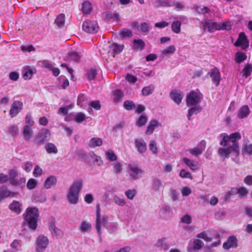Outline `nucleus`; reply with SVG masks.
Returning a JSON list of instances; mask_svg holds the SVG:
<instances>
[{
    "mask_svg": "<svg viewBox=\"0 0 252 252\" xmlns=\"http://www.w3.org/2000/svg\"><path fill=\"white\" fill-rule=\"evenodd\" d=\"M223 135V138L221 141L220 142V145L221 146L225 147L227 145V143L228 142H231L232 143L231 145H229L231 147V148L234 151V152L235 153L236 155L238 156L239 154V144L237 142L238 140L241 139V134L237 132L231 133L229 136L227 135L226 133L222 134L221 135Z\"/></svg>",
    "mask_w": 252,
    "mask_h": 252,
    "instance_id": "f257e3e1",
    "label": "nucleus"
},
{
    "mask_svg": "<svg viewBox=\"0 0 252 252\" xmlns=\"http://www.w3.org/2000/svg\"><path fill=\"white\" fill-rule=\"evenodd\" d=\"M24 219L29 227L32 230H35L37 225V220L39 217V211L35 208H28L26 210Z\"/></svg>",
    "mask_w": 252,
    "mask_h": 252,
    "instance_id": "f03ea898",
    "label": "nucleus"
},
{
    "mask_svg": "<svg viewBox=\"0 0 252 252\" xmlns=\"http://www.w3.org/2000/svg\"><path fill=\"white\" fill-rule=\"evenodd\" d=\"M83 186V180L76 181L70 187L67 194V198L69 203L76 204L78 201L79 193Z\"/></svg>",
    "mask_w": 252,
    "mask_h": 252,
    "instance_id": "7ed1b4c3",
    "label": "nucleus"
},
{
    "mask_svg": "<svg viewBox=\"0 0 252 252\" xmlns=\"http://www.w3.org/2000/svg\"><path fill=\"white\" fill-rule=\"evenodd\" d=\"M202 95L199 90L191 91L187 96L186 102L188 106H195L200 102Z\"/></svg>",
    "mask_w": 252,
    "mask_h": 252,
    "instance_id": "20e7f679",
    "label": "nucleus"
},
{
    "mask_svg": "<svg viewBox=\"0 0 252 252\" xmlns=\"http://www.w3.org/2000/svg\"><path fill=\"white\" fill-rule=\"evenodd\" d=\"M50 136L49 130L46 128H42L35 136L33 143L38 146H40L49 140Z\"/></svg>",
    "mask_w": 252,
    "mask_h": 252,
    "instance_id": "39448f33",
    "label": "nucleus"
},
{
    "mask_svg": "<svg viewBox=\"0 0 252 252\" xmlns=\"http://www.w3.org/2000/svg\"><path fill=\"white\" fill-rule=\"evenodd\" d=\"M82 28L85 32L93 34L98 32L99 26L96 21L87 20L83 22Z\"/></svg>",
    "mask_w": 252,
    "mask_h": 252,
    "instance_id": "423d86ee",
    "label": "nucleus"
},
{
    "mask_svg": "<svg viewBox=\"0 0 252 252\" xmlns=\"http://www.w3.org/2000/svg\"><path fill=\"white\" fill-rule=\"evenodd\" d=\"M108 216H104L100 218V208L99 205L96 207L95 228L99 235L101 233V226L105 225L107 222Z\"/></svg>",
    "mask_w": 252,
    "mask_h": 252,
    "instance_id": "0eeeda50",
    "label": "nucleus"
},
{
    "mask_svg": "<svg viewBox=\"0 0 252 252\" xmlns=\"http://www.w3.org/2000/svg\"><path fill=\"white\" fill-rule=\"evenodd\" d=\"M234 45L236 47H241L243 50H245L249 47V41L244 32H241L239 33L238 38Z\"/></svg>",
    "mask_w": 252,
    "mask_h": 252,
    "instance_id": "6e6552de",
    "label": "nucleus"
},
{
    "mask_svg": "<svg viewBox=\"0 0 252 252\" xmlns=\"http://www.w3.org/2000/svg\"><path fill=\"white\" fill-rule=\"evenodd\" d=\"M23 103L21 101L16 100L12 103L9 111V115L12 117H16L22 110Z\"/></svg>",
    "mask_w": 252,
    "mask_h": 252,
    "instance_id": "1a4fd4ad",
    "label": "nucleus"
},
{
    "mask_svg": "<svg viewBox=\"0 0 252 252\" xmlns=\"http://www.w3.org/2000/svg\"><path fill=\"white\" fill-rule=\"evenodd\" d=\"M207 75L211 78L212 82L216 86H218L220 85L221 80V75L218 68L215 67L212 68L210 71L207 73Z\"/></svg>",
    "mask_w": 252,
    "mask_h": 252,
    "instance_id": "9d476101",
    "label": "nucleus"
},
{
    "mask_svg": "<svg viewBox=\"0 0 252 252\" xmlns=\"http://www.w3.org/2000/svg\"><path fill=\"white\" fill-rule=\"evenodd\" d=\"M128 169L129 175L134 180L138 179L139 178V175H142L144 173L142 169L132 164L128 165Z\"/></svg>",
    "mask_w": 252,
    "mask_h": 252,
    "instance_id": "9b49d317",
    "label": "nucleus"
},
{
    "mask_svg": "<svg viewBox=\"0 0 252 252\" xmlns=\"http://www.w3.org/2000/svg\"><path fill=\"white\" fill-rule=\"evenodd\" d=\"M48 243L49 241L47 237L43 235L39 236L36 240L37 252H43L47 248Z\"/></svg>",
    "mask_w": 252,
    "mask_h": 252,
    "instance_id": "f8f14e48",
    "label": "nucleus"
},
{
    "mask_svg": "<svg viewBox=\"0 0 252 252\" xmlns=\"http://www.w3.org/2000/svg\"><path fill=\"white\" fill-rule=\"evenodd\" d=\"M203 30H207L210 32H214L217 30H220V25L209 20H205L203 26Z\"/></svg>",
    "mask_w": 252,
    "mask_h": 252,
    "instance_id": "ddd939ff",
    "label": "nucleus"
},
{
    "mask_svg": "<svg viewBox=\"0 0 252 252\" xmlns=\"http://www.w3.org/2000/svg\"><path fill=\"white\" fill-rule=\"evenodd\" d=\"M222 246L226 250L230 248L235 249L238 247V240L235 236H231L223 243Z\"/></svg>",
    "mask_w": 252,
    "mask_h": 252,
    "instance_id": "4468645a",
    "label": "nucleus"
},
{
    "mask_svg": "<svg viewBox=\"0 0 252 252\" xmlns=\"http://www.w3.org/2000/svg\"><path fill=\"white\" fill-rule=\"evenodd\" d=\"M134 145L137 151L140 154H143L147 151V144L143 138L135 139Z\"/></svg>",
    "mask_w": 252,
    "mask_h": 252,
    "instance_id": "2eb2a0df",
    "label": "nucleus"
},
{
    "mask_svg": "<svg viewBox=\"0 0 252 252\" xmlns=\"http://www.w3.org/2000/svg\"><path fill=\"white\" fill-rule=\"evenodd\" d=\"M159 126H161L160 124L159 123L158 121L157 120H152L150 123L149 125L147 127V129L146 131V134L147 135H151L155 128Z\"/></svg>",
    "mask_w": 252,
    "mask_h": 252,
    "instance_id": "dca6fc26",
    "label": "nucleus"
},
{
    "mask_svg": "<svg viewBox=\"0 0 252 252\" xmlns=\"http://www.w3.org/2000/svg\"><path fill=\"white\" fill-rule=\"evenodd\" d=\"M250 110L247 105H243L237 112L238 117L240 119L247 118L250 114Z\"/></svg>",
    "mask_w": 252,
    "mask_h": 252,
    "instance_id": "f3484780",
    "label": "nucleus"
},
{
    "mask_svg": "<svg viewBox=\"0 0 252 252\" xmlns=\"http://www.w3.org/2000/svg\"><path fill=\"white\" fill-rule=\"evenodd\" d=\"M170 96L175 102L179 104L182 100L183 94L180 92L175 90L170 93Z\"/></svg>",
    "mask_w": 252,
    "mask_h": 252,
    "instance_id": "a211bd4d",
    "label": "nucleus"
},
{
    "mask_svg": "<svg viewBox=\"0 0 252 252\" xmlns=\"http://www.w3.org/2000/svg\"><path fill=\"white\" fill-rule=\"evenodd\" d=\"M234 152L233 150L230 146L227 148H220L218 149V154L222 157L228 158L231 153Z\"/></svg>",
    "mask_w": 252,
    "mask_h": 252,
    "instance_id": "6ab92c4d",
    "label": "nucleus"
},
{
    "mask_svg": "<svg viewBox=\"0 0 252 252\" xmlns=\"http://www.w3.org/2000/svg\"><path fill=\"white\" fill-rule=\"evenodd\" d=\"M22 204L17 201H13L9 205V209L13 212L19 214L22 209Z\"/></svg>",
    "mask_w": 252,
    "mask_h": 252,
    "instance_id": "aec40b11",
    "label": "nucleus"
},
{
    "mask_svg": "<svg viewBox=\"0 0 252 252\" xmlns=\"http://www.w3.org/2000/svg\"><path fill=\"white\" fill-rule=\"evenodd\" d=\"M102 140L99 137H93L90 139L88 142V145L89 147L92 148H95L96 147H100L102 145Z\"/></svg>",
    "mask_w": 252,
    "mask_h": 252,
    "instance_id": "412c9836",
    "label": "nucleus"
},
{
    "mask_svg": "<svg viewBox=\"0 0 252 252\" xmlns=\"http://www.w3.org/2000/svg\"><path fill=\"white\" fill-rule=\"evenodd\" d=\"M183 160L191 170L195 171L199 168L196 161L189 159L187 158H184Z\"/></svg>",
    "mask_w": 252,
    "mask_h": 252,
    "instance_id": "4be33fe9",
    "label": "nucleus"
},
{
    "mask_svg": "<svg viewBox=\"0 0 252 252\" xmlns=\"http://www.w3.org/2000/svg\"><path fill=\"white\" fill-rule=\"evenodd\" d=\"M57 183V178L54 176H51L45 180L44 187L46 189H50Z\"/></svg>",
    "mask_w": 252,
    "mask_h": 252,
    "instance_id": "5701e85b",
    "label": "nucleus"
},
{
    "mask_svg": "<svg viewBox=\"0 0 252 252\" xmlns=\"http://www.w3.org/2000/svg\"><path fill=\"white\" fill-rule=\"evenodd\" d=\"M23 135L26 140L31 139L32 134V128L30 126H25L23 127Z\"/></svg>",
    "mask_w": 252,
    "mask_h": 252,
    "instance_id": "b1692460",
    "label": "nucleus"
},
{
    "mask_svg": "<svg viewBox=\"0 0 252 252\" xmlns=\"http://www.w3.org/2000/svg\"><path fill=\"white\" fill-rule=\"evenodd\" d=\"M49 229L53 236L59 237L63 235V232L61 230L56 227L55 222H52L50 223Z\"/></svg>",
    "mask_w": 252,
    "mask_h": 252,
    "instance_id": "393cba45",
    "label": "nucleus"
},
{
    "mask_svg": "<svg viewBox=\"0 0 252 252\" xmlns=\"http://www.w3.org/2000/svg\"><path fill=\"white\" fill-rule=\"evenodd\" d=\"M45 149L48 154H56L58 150L57 147L52 143H48L44 147Z\"/></svg>",
    "mask_w": 252,
    "mask_h": 252,
    "instance_id": "a878e982",
    "label": "nucleus"
},
{
    "mask_svg": "<svg viewBox=\"0 0 252 252\" xmlns=\"http://www.w3.org/2000/svg\"><path fill=\"white\" fill-rule=\"evenodd\" d=\"M23 77L25 80H29L32 78L33 75L32 70L29 66L25 67L23 71Z\"/></svg>",
    "mask_w": 252,
    "mask_h": 252,
    "instance_id": "bb28decb",
    "label": "nucleus"
},
{
    "mask_svg": "<svg viewBox=\"0 0 252 252\" xmlns=\"http://www.w3.org/2000/svg\"><path fill=\"white\" fill-rule=\"evenodd\" d=\"M134 49L136 50H142L145 46L144 42L142 39H134L133 41Z\"/></svg>",
    "mask_w": 252,
    "mask_h": 252,
    "instance_id": "cd10ccee",
    "label": "nucleus"
},
{
    "mask_svg": "<svg viewBox=\"0 0 252 252\" xmlns=\"http://www.w3.org/2000/svg\"><path fill=\"white\" fill-rule=\"evenodd\" d=\"M81 56L76 52H70L67 56V59L69 61H74L78 62L81 59Z\"/></svg>",
    "mask_w": 252,
    "mask_h": 252,
    "instance_id": "c85d7f7f",
    "label": "nucleus"
},
{
    "mask_svg": "<svg viewBox=\"0 0 252 252\" xmlns=\"http://www.w3.org/2000/svg\"><path fill=\"white\" fill-rule=\"evenodd\" d=\"M247 55L241 52H237L235 54V61L237 63H241L247 59Z\"/></svg>",
    "mask_w": 252,
    "mask_h": 252,
    "instance_id": "c756f323",
    "label": "nucleus"
},
{
    "mask_svg": "<svg viewBox=\"0 0 252 252\" xmlns=\"http://www.w3.org/2000/svg\"><path fill=\"white\" fill-rule=\"evenodd\" d=\"M79 228L83 232H90L92 229V225L88 222L82 221L79 226Z\"/></svg>",
    "mask_w": 252,
    "mask_h": 252,
    "instance_id": "7c9ffc66",
    "label": "nucleus"
},
{
    "mask_svg": "<svg viewBox=\"0 0 252 252\" xmlns=\"http://www.w3.org/2000/svg\"><path fill=\"white\" fill-rule=\"evenodd\" d=\"M155 90V86L154 85H150L148 86L145 87L142 90V94L144 96H148L152 94Z\"/></svg>",
    "mask_w": 252,
    "mask_h": 252,
    "instance_id": "2f4dec72",
    "label": "nucleus"
},
{
    "mask_svg": "<svg viewBox=\"0 0 252 252\" xmlns=\"http://www.w3.org/2000/svg\"><path fill=\"white\" fill-rule=\"evenodd\" d=\"M123 97L124 94L121 91L116 90L113 91V100L115 102L118 103L121 101Z\"/></svg>",
    "mask_w": 252,
    "mask_h": 252,
    "instance_id": "473e14b6",
    "label": "nucleus"
},
{
    "mask_svg": "<svg viewBox=\"0 0 252 252\" xmlns=\"http://www.w3.org/2000/svg\"><path fill=\"white\" fill-rule=\"evenodd\" d=\"M65 23V15L64 14L61 13L59 14L56 18L55 23L59 28L64 25Z\"/></svg>",
    "mask_w": 252,
    "mask_h": 252,
    "instance_id": "72a5a7b5",
    "label": "nucleus"
},
{
    "mask_svg": "<svg viewBox=\"0 0 252 252\" xmlns=\"http://www.w3.org/2000/svg\"><path fill=\"white\" fill-rule=\"evenodd\" d=\"M243 75L245 78L250 76L252 72V65L250 63H247L243 69Z\"/></svg>",
    "mask_w": 252,
    "mask_h": 252,
    "instance_id": "f704fd0d",
    "label": "nucleus"
},
{
    "mask_svg": "<svg viewBox=\"0 0 252 252\" xmlns=\"http://www.w3.org/2000/svg\"><path fill=\"white\" fill-rule=\"evenodd\" d=\"M201 107L200 106H194L189 110L188 118L189 120H190L191 117L193 114H196L201 111Z\"/></svg>",
    "mask_w": 252,
    "mask_h": 252,
    "instance_id": "c9c22d12",
    "label": "nucleus"
},
{
    "mask_svg": "<svg viewBox=\"0 0 252 252\" xmlns=\"http://www.w3.org/2000/svg\"><path fill=\"white\" fill-rule=\"evenodd\" d=\"M181 22L180 21H174L171 25L172 31L175 33H179L181 32Z\"/></svg>",
    "mask_w": 252,
    "mask_h": 252,
    "instance_id": "e433bc0d",
    "label": "nucleus"
},
{
    "mask_svg": "<svg viewBox=\"0 0 252 252\" xmlns=\"http://www.w3.org/2000/svg\"><path fill=\"white\" fill-rule=\"evenodd\" d=\"M82 10L84 13H90L92 10V5L88 1H86L82 3Z\"/></svg>",
    "mask_w": 252,
    "mask_h": 252,
    "instance_id": "4c0bfd02",
    "label": "nucleus"
},
{
    "mask_svg": "<svg viewBox=\"0 0 252 252\" xmlns=\"http://www.w3.org/2000/svg\"><path fill=\"white\" fill-rule=\"evenodd\" d=\"M111 47L114 54L120 53L123 51L124 47L123 45H120L117 43H113Z\"/></svg>",
    "mask_w": 252,
    "mask_h": 252,
    "instance_id": "58836bf2",
    "label": "nucleus"
},
{
    "mask_svg": "<svg viewBox=\"0 0 252 252\" xmlns=\"http://www.w3.org/2000/svg\"><path fill=\"white\" fill-rule=\"evenodd\" d=\"M0 191L3 198H7L8 197H14L17 194V192H12L6 189H0Z\"/></svg>",
    "mask_w": 252,
    "mask_h": 252,
    "instance_id": "ea45409f",
    "label": "nucleus"
},
{
    "mask_svg": "<svg viewBox=\"0 0 252 252\" xmlns=\"http://www.w3.org/2000/svg\"><path fill=\"white\" fill-rule=\"evenodd\" d=\"M87 104V100H86L84 94H80L78 95L77 99V104L80 105L81 107H83Z\"/></svg>",
    "mask_w": 252,
    "mask_h": 252,
    "instance_id": "a19ab883",
    "label": "nucleus"
},
{
    "mask_svg": "<svg viewBox=\"0 0 252 252\" xmlns=\"http://www.w3.org/2000/svg\"><path fill=\"white\" fill-rule=\"evenodd\" d=\"M124 107L127 111H130L136 108L134 102L131 100H126L124 102Z\"/></svg>",
    "mask_w": 252,
    "mask_h": 252,
    "instance_id": "79ce46f5",
    "label": "nucleus"
},
{
    "mask_svg": "<svg viewBox=\"0 0 252 252\" xmlns=\"http://www.w3.org/2000/svg\"><path fill=\"white\" fill-rule=\"evenodd\" d=\"M237 193L238 194L240 198L245 197L248 193V190L244 187L239 188L237 189Z\"/></svg>",
    "mask_w": 252,
    "mask_h": 252,
    "instance_id": "37998d69",
    "label": "nucleus"
},
{
    "mask_svg": "<svg viewBox=\"0 0 252 252\" xmlns=\"http://www.w3.org/2000/svg\"><path fill=\"white\" fill-rule=\"evenodd\" d=\"M97 74V70L94 68H91L88 72L87 76L88 79L91 81L95 79L96 74Z\"/></svg>",
    "mask_w": 252,
    "mask_h": 252,
    "instance_id": "c03bdc74",
    "label": "nucleus"
},
{
    "mask_svg": "<svg viewBox=\"0 0 252 252\" xmlns=\"http://www.w3.org/2000/svg\"><path fill=\"white\" fill-rule=\"evenodd\" d=\"M148 120L147 117L145 115H141L136 123L137 126L141 127L145 125Z\"/></svg>",
    "mask_w": 252,
    "mask_h": 252,
    "instance_id": "a18cd8bd",
    "label": "nucleus"
},
{
    "mask_svg": "<svg viewBox=\"0 0 252 252\" xmlns=\"http://www.w3.org/2000/svg\"><path fill=\"white\" fill-rule=\"evenodd\" d=\"M243 151L250 155H252V144L245 143L243 145Z\"/></svg>",
    "mask_w": 252,
    "mask_h": 252,
    "instance_id": "49530a36",
    "label": "nucleus"
},
{
    "mask_svg": "<svg viewBox=\"0 0 252 252\" xmlns=\"http://www.w3.org/2000/svg\"><path fill=\"white\" fill-rule=\"evenodd\" d=\"M176 48L174 45H170L162 51V54L164 55L173 54L175 52Z\"/></svg>",
    "mask_w": 252,
    "mask_h": 252,
    "instance_id": "de8ad7c7",
    "label": "nucleus"
},
{
    "mask_svg": "<svg viewBox=\"0 0 252 252\" xmlns=\"http://www.w3.org/2000/svg\"><path fill=\"white\" fill-rule=\"evenodd\" d=\"M106 158L109 161H115L117 160V156L112 151H109L106 153Z\"/></svg>",
    "mask_w": 252,
    "mask_h": 252,
    "instance_id": "09e8293b",
    "label": "nucleus"
},
{
    "mask_svg": "<svg viewBox=\"0 0 252 252\" xmlns=\"http://www.w3.org/2000/svg\"><path fill=\"white\" fill-rule=\"evenodd\" d=\"M149 149L153 154H157L158 152L156 142L152 140L149 143Z\"/></svg>",
    "mask_w": 252,
    "mask_h": 252,
    "instance_id": "8fccbe9b",
    "label": "nucleus"
},
{
    "mask_svg": "<svg viewBox=\"0 0 252 252\" xmlns=\"http://www.w3.org/2000/svg\"><path fill=\"white\" fill-rule=\"evenodd\" d=\"M25 123L26 124L25 126H30L31 127H32L34 125V122L32 120L31 114L28 113L27 114L25 118Z\"/></svg>",
    "mask_w": 252,
    "mask_h": 252,
    "instance_id": "3c124183",
    "label": "nucleus"
},
{
    "mask_svg": "<svg viewBox=\"0 0 252 252\" xmlns=\"http://www.w3.org/2000/svg\"><path fill=\"white\" fill-rule=\"evenodd\" d=\"M189 153L194 156L197 157L202 153V150L201 148H194L189 149Z\"/></svg>",
    "mask_w": 252,
    "mask_h": 252,
    "instance_id": "603ef678",
    "label": "nucleus"
},
{
    "mask_svg": "<svg viewBox=\"0 0 252 252\" xmlns=\"http://www.w3.org/2000/svg\"><path fill=\"white\" fill-rule=\"evenodd\" d=\"M180 176L182 178H188L191 180L192 179V176L191 173L187 171L185 169H182L180 172Z\"/></svg>",
    "mask_w": 252,
    "mask_h": 252,
    "instance_id": "864d4df0",
    "label": "nucleus"
},
{
    "mask_svg": "<svg viewBox=\"0 0 252 252\" xmlns=\"http://www.w3.org/2000/svg\"><path fill=\"white\" fill-rule=\"evenodd\" d=\"M153 188L155 190H158L161 187H162V183L160 180L155 178L153 180Z\"/></svg>",
    "mask_w": 252,
    "mask_h": 252,
    "instance_id": "5fc2aeb1",
    "label": "nucleus"
},
{
    "mask_svg": "<svg viewBox=\"0 0 252 252\" xmlns=\"http://www.w3.org/2000/svg\"><path fill=\"white\" fill-rule=\"evenodd\" d=\"M125 79L130 84L135 83L138 80V78L136 76L129 73L126 74Z\"/></svg>",
    "mask_w": 252,
    "mask_h": 252,
    "instance_id": "6e6d98bb",
    "label": "nucleus"
},
{
    "mask_svg": "<svg viewBox=\"0 0 252 252\" xmlns=\"http://www.w3.org/2000/svg\"><path fill=\"white\" fill-rule=\"evenodd\" d=\"M21 49L24 52H31L35 50V48L32 45H23L21 47Z\"/></svg>",
    "mask_w": 252,
    "mask_h": 252,
    "instance_id": "4d7b16f0",
    "label": "nucleus"
},
{
    "mask_svg": "<svg viewBox=\"0 0 252 252\" xmlns=\"http://www.w3.org/2000/svg\"><path fill=\"white\" fill-rule=\"evenodd\" d=\"M37 185V182L34 179H30L27 183V187L28 189H32L35 188Z\"/></svg>",
    "mask_w": 252,
    "mask_h": 252,
    "instance_id": "13d9d810",
    "label": "nucleus"
},
{
    "mask_svg": "<svg viewBox=\"0 0 252 252\" xmlns=\"http://www.w3.org/2000/svg\"><path fill=\"white\" fill-rule=\"evenodd\" d=\"M203 243L199 239H196L193 242V249L194 250L200 249L202 247Z\"/></svg>",
    "mask_w": 252,
    "mask_h": 252,
    "instance_id": "bf43d9fd",
    "label": "nucleus"
},
{
    "mask_svg": "<svg viewBox=\"0 0 252 252\" xmlns=\"http://www.w3.org/2000/svg\"><path fill=\"white\" fill-rule=\"evenodd\" d=\"M85 119V115L82 113H77L74 117V120L77 123H82Z\"/></svg>",
    "mask_w": 252,
    "mask_h": 252,
    "instance_id": "052dcab7",
    "label": "nucleus"
},
{
    "mask_svg": "<svg viewBox=\"0 0 252 252\" xmlns=\"http://www.w3.org/2000/svg\"><path fill=\"white\" fill-rule=\"evenodd\" d=\"M122 37H130L132 35V31L128 29H124L120 32Z\"/></svg>",
    "mask_w": 252,
    "mask_h": 252,
    "instance_id": "680f3d73",
    "label": "nucleus"
},
{
    "mask_svg": "<svg viewBox=\"0 0 252 252\" xmlns=\"http://www.w3.org/2000/svg\"><path fill=\"white\" fill-rule=\"evenodd\" d=\"M136 194V191L135 189H129L127 190L125 194L126 197L129 199H132Z\"/></svg>",
    "mask_w": 252,
    "mask_h": 252,
    "instance_id": "e2e57ef3",
    "label": "nucleus"
},
{
    "mask_svg": "<svg viewBox=\"0 0 252 252\" xmlns=\"http://www.w3.org/2000/svg\"><path fill=\"white\" fill-rule=\"evenodd\" d=\"M113 200L116 204L120 206H124L126 204L125 200L124 198H120L117 196H115Z\"/></svg>",
    "mask_w": 252,
    "mask_h": 252,
    "instance_id": "0e129e2a",
    "label": "nucleus"
},
{
    "mask_svg": "<svg viewBox=\"0 0 252 252\" xmlns=\"http://www.w3.org/2000/svg\"><path fill=\"white\" fill-rule=\"evenodd\" d=\"M150 27L148 23L143 22L140 26V31L143 32H148L149 31Z\"/></svg>",
    "mask_w": 252,
    "mask_h": 252,
    "instance_id": "69168bd1",
    "label": "nucleus"
},
{
    "mask_svg": "<svg viewBox=\"0 0 252 252\" xmlns=\"http://www.w3.org/2000/svg\"><path fill=\"white\" fill-rule=\"evenodd\" d=\"M197 237L198 238L203 239L206 242H211L212 240L211 237H208L207 235L204 232L198 233L197 235Z\"/></svg>",
    "mask_w": 252,
    "mask_h": 252,
    "instance_id": "338daca9",
    "label": "nucleus"
},
{
    "mask_svg": "<svg viewBox=\"0 0 252 252\" xmlns=\"http://www.w3.org/2000/svg\"><path fill=\"white\" fill-rule=\"evenodd\" d=\"M89 105L96 110H99L101 108V105L98 100H95L91 102Z\"/></svg>",
    "mask_w": 252,
    "mask_h": 252,
    "instance_id": "774afa93",
    "label": "nucleus"
}]
</instances>
